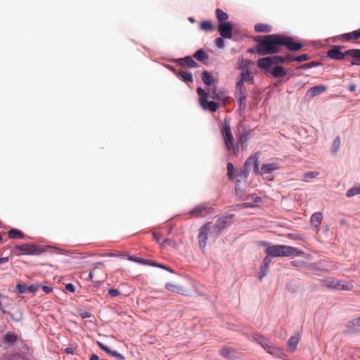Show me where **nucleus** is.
<instances>
[{
	"mask_svg": "<svg viewBox=\"0 0 360 360\" xmlns=\"http://www.w3.org/2000/svg\"><path fill=\"white\" fill-rule=\"evenodd\" d=\"M323 220V216L321 212H315L311 217V224L317 228L319 227Z\"/></svg>",
	"mask_w": 360,
	"mask_h": 360,
	"instance_id": "nucleus-27",
	"label": "nucleus"
},
{
	"mask_svg": "<svg viewBox=\"0 0 360 360\" xmlns=\"http://www.w3.org/2000/svg\"><path fill=\"white\" fill-rule=\"evenodd\" d=\"M210 224L202 226L199 231L198 239V244L202 250L205 249L207 245V235L209 233Z\"/></svg>",
	"mask_w": 360,
	"mask_h": 360,
	"instance_id": "nucleus-9",
	"label": "nucleus"
},
{
	"mask_svg": "<svg viewBox=\"0 0 360 360\" xmlns=\"http://www.w3.org/2000/svg\"><path fill=\"white\" fill-rule=\"evenodd\" d=\"M310 67H311V63H306V64H304V65H301L300 67V68H304H304H310Z\"/></svg>",
	"mask_w": 360,
	"mask_h": 360,
	"instance_id": "nucleus-59",
	"label": "nucleus"
},
{
	"mask_svg": "<svg viewBox=\"0 0 360 360\" xmlns=\"http://www.w3.org/2000/svg\"><path fill=\"white\" fill-rule=\"evenodd\" d=\"M233 25L230 22L219 23L218 30L220 35L225 39L232 38Z\"/></svg>",
	"mask_w": 360,
	"mask_h": 360,
	"instance_id": "nucleus-10",
	"label": "nucleus"
},
{
	"mask_svg": "<svg viewBox=\"0 0 360 360\" xmlns=\"http://www.w3.org/2000/svg\"><path fill=\"white\" fill-rule=\"evenodd\" d=\"M178 75H179L185 82L188 83L192 82L193 81L191 72L186 71H179L178 72Z\"/></svg>",
	"mask_w": 360,
	"mask_h": 360,
	"instance_id": "nucleus-35",
	"label": "nucleus"
},
{
	"mask_svg": "<svg viewBox=\"0 0 360 360\" xmlns=\"http://www.w3.org/2000/svg\"><path fill=\"white\" fill-rule=\"evenodd\" d=\"M343 41L355 42L360 39V29L341 35Z\"/></svg>",
	"mask_w": 360,
	"mask_h": 360,
	"instance_id": "nucleus-16",
	"label": "nucleus"
},
{
	"mask_svg": "<svg viewBox=\"0 0 360 360\" xmlns=\"http://www.w3.org/2000/svg\"><path fill=\"white\" fill-rule=\"evenodd\" d=\"M216 16L219 23L225 22V20L229 18L228 14L220 8L216 9Z\"/></svg>",
	"mask_w": 360,
	"mask_h": 360,
	"instance_id": "nucleus-33",
	"label": "nucleus"
},
{
	"mask_svg": "<svg viewBox=\"0 0 360 360\" xmlns=\"http://www.w3.org/2000/svg\"><path fill=\"white\" fill-rule=\"evenodd\" d=\"M15 250L25 255H32L35 252V247L30 244H23L21 245H16L15 247Z\"/></svg>",
	"mask_w": 360,
	"mask_h": 360,
	"instance_id": "nucleus-19",
	"label": "nucleus"
},
{
	"mask_svg": "<svg viewBox=\"0 0 360 360\" xmlns=\"http://www.w3.org/2000/svg\"><path fill=\"white\" fill-rule=\"evenodd\" d=\"M219 354L230 360L236 359L238 356L237 351L231 347H224L219 350Z\"/></svg>",
	"mask_w": 360,
	"mask_h": 360,
	"instance_id": "nucleus-13",
	"label": "nucleus"
},
{
	"mask_svg": "<svg viewBox=\"0 0 360 360\" xmlns=\"http://www.w3.org/2000/svg\"><path fill=\"white\" fill-rule=\"evenodd\" d=\"M196 91H197L198 94L200 96V98H207V94L205 92V91L204 89H202L200 87H198Z\"/></svg>",
	"mask_w": 360,
	"mask_h": 360,
	"instance_id": "nucleus-47",
	"label": "nucleus"
},
{
	"mask_svg": "<svg viewBox=\"0 0 360 360\" xmlns=\"http://www.w3.org/2000/svg\"><path fill=\"white\" fill-rule=\"evenodd\" d=\"M199 103L202 109L210 112H216L219 108V103L214 101H208L205 98H200Z\"/></svg>",
	"mask_w": 360,
	"mask_h": 360,
	"instance_id": "nucleus-12",
	"label": "nucleus"
},
{
	"mask_svg": "<svg viewBox=\"0 0 360 360\" xmlns=\"http://www.w3.org/2000/svg\"><path fill=\"white\" fill-rule=\"evenodd\" d=\"M97 345L103 351H105L107 354H108L110 356H115L117 358H118L120 360H124L125 358L124 356L118 353L116 351H113L111 349H110L108 346L105 345L103 343H102L101 342H97Z\"/></svg>",
	"mask_w": 360,
	"mask_h": 360,
	"instance_id": "nucleus-17",
	"label": "nucleus"
},
{
	"mask_svg": "<svg viewBox=\"0 0 360 360\" xmlns=\"http://www.w3.org/2000/svg\"><path fill=\"white\" fill-rule=\"evenodd\" d=\"M189 214L192 217H205L208 214V211L205 207L199 205L191 210Z\"/></svg>",
	"mask_w": 360,
	"mask_h": 360,
	"instance_id": "nucleus-22",
	"label": "nucleus"
},
{
	"mask_svg": "<svg viewBox=\"0 0 360 360\" xmlns=\"http://www.w3.org/2000/svg\"><path fill=\"white\" fill-rule=\"evenodd\" d=\"M66 352H67L68 354H73V353H74V351H73V349H72V348H71V347H68V348L66 349Z\"/></svg>",
	"mask_w": 360,
	"mask_h": 360,
	"instance_id": "nucleus-64",
	"label": "nucleus"
},
{
	"mask_svg": "<svg viewBox=\"0 0 360 360\" xmlns=\"http://www.w3.org/2000/svg\"><path fill=\"white\" fill-rule=\"evenodd\" d=\"M215 44L217 47L219 48H223L224 46V41L222 38H217L215 39Z\"/></svg>",
	"mask_w": 360,
	"mask_h": 360,
	"instance_id": "nucleus-50",
	"label": "nucleus"
},
{
	"mask_svg": "<svg viewBox=\"0 0 360 360\" xmlns=\"http://www.w3.org/2000/svg\"><path fill=\"white\" fill-rule=\"evenodd\" d=\"M255 30L257 32L268 33V32H270L271 31V26L269 25H266V24L259 23V24L255 25Z\"/></svg>",
	"mask_w": 360,
	"mask_h": 360,
	"instance_id": "nucleus-29",
	"label": "nucleus"
},
{
	"mask_svg": "<svg viewBox=\"0 0 360 360\" xmlns=\"http://www.w3.org/2000/svg\"><path fill=\"white\" fill-rule=\"evenodd\" d=\"M323 285L327 288L336 290H349L352 288V285L350 283L342 284L340 281L332 278L325 280Z\"/></svg>",
	"mask_w": 360,
	"mask_h": 360,
	"instance_id": "nucleus-8",
	"label": "nucleus"
},
{
	"mask_svg": "<svg viewBox=\"0 0 360 360\" xmlns=\"http://www.w3.org/2000/svg\"><path fill=\"white\" fill-rule=\"evenodd\" d=\"M108 294L111 296V297H116L119 295H120V292L116 289H110L109 291H108Z\"/></svg>",
	"mask_w": 360,
	"mask_h": 360,
	"instance_id": "nucleus-51",
	"label": "nucleus"
},
{
	"mask_svg": "<svg viewBox=\"0 0 360 360\" xmlns=\"http://www.w3.org/2000/svg\"><path fill=\"white\" fill-rule=\"evenodd\" d=\"M310 67H311V63H306V64H304V65H301L300 67V68H304H304H310Z\"/></svg>",
	"mask_w": 360,
	"mask_h": 360,
	"instance_id": "nucleus-60",
	"label": "nucleus"
},
{
	"mask_svg": "<svg viewBox=\"0 0 360 360\" xmlns=\"http://www.w3.org/2000/svg\"><path fill=\"white\" fill-rule=\"evenodd\" d=\"M252 340L261 345L266 352L276 358L283 359L285 356L284 350L275 346L269 339L255 334L252 336Z\"/></svg>",
	"mask_w": 360,
	"mask_h": 360,
	"instance_id": "nucleus-4",
	"label": "nucleus"
},
{
	"mask_svg": "<svg viewBox=\"0 0 360 360\" xmlns=\"http://www.w3.org/2000/svg\"><path fill=\"white\" fill-rule=\"evenodd\" d=\"M41 288H42L43 291L46 294H48L52 291V288L49 286L43 285Z\"/></svg>",
	"mask_w": 360,
	"mask_h": 360,
	"instance_id": "nucleus-55",
	"label": "nucleus"
},
{
	"mask_svg": "<svg viewBox=\"0 0 360 360\" xmlns=\"http://www.w3.org/2000/svg\"><path fill=\"white\" fill-rule=\"evenodd\" d=\"M165 288L169 290V291H171L172 292H175V293H177V294H181V295H186V290L184 289L183 287L179 285H176V284H174V283H167L165 285Z\"/></svg>",
	"mask_w": 360,
	"mask_h": 360,
	"instance_id": "nucleus-21",
	"label": "nucleus"
},
{
	"mask_svg": "<svg viewBox=\"0 0 360 360\" xmlns=\"http://www.w3.org/2000/svg\"><path fill=\"white\" fill-rule=\"evenodd\" d=\"M278 169L279 166L276 162L266 163L262 165L260 174H269Z\"/></svg>",
	"mask_w": 360,
	"mask_h": 360,
	"instance_id": "nucleus-20",
	"label": "nucleus"
},
{
	"mask_svg": "<svg viewBox=\"0 0 360 360\" xmlns=\"http://www.w3.org/2000/svg\"><path fill=\"white\" fill-rule=\"evenodd\" d=\"M39 287L40 285L39 284H32L28 287L27 290L30 292H34L39 290Z\"/></svg>",
	"mask_w": 360,
	"mask_h": 360,
	"instance_id": "nucleus-49",
	"label": "nucleus"
},
{
	"mask_svg": "<svg viewBox=\"0 0 360 360\" xmlns=\"http://www.w3.org/2000/svg\"><path fill=\"white\" fill-rule=\"evenodd\" d=\"M8 261V257L0 258V264L7 262Z\"/></svg>",
	"mask_w": 360,
	"mask_h": 360,
	"instance_id": "nucleus-58",
	"label": "nucleus"
},
{
	"mask_svg": "<svg viewBox=\"0 0 360 360\" xmlns=\"http://www.w3.org/2000/svg\"><path fill=\"white\" fill-rule=\"evenodd\" d=\"M347 328H352L354 326H360V317L356 318L347 322Z\"/></svg>",
	"mask_w": 360,
	"mask_h": 360,
	"instance_id": "nucleus-44",
	"label": "nucleus"
},
{
	"mask_svg": "<svg viewBox=\"0 0 360 360\" xmlns=\"http://www.w3.org/2000/svg\"><path fill=\"white\" fill-rule=\"evenodd\" d=\"M227 224V220L225 217H220L217 219V222L214 224L219 228L221 230H223Z\"/></svg>",
	"mask_w": 360,
	"mask_h": 360,
	"instance_id": "nucleus-42",
	"label": "nucleus"
},
{
	"mask_svg": "<svg viewBox=\"0 0 360 360\" xmlns=\"http://www.w3.org/2000/svg\"><path fill=\"white\" fill-rule=\"evenodd\" d=\"M90 360H100L96 354H92L90 357Z\"/></svg>",
	"mask_w": 360,
	"mask_h": 360,
	"instance_id": "nucleus-62",
	"label": "nucleus"
},
{
	"mask_svg": "<svg viewBox=\"0 0 360 360\" xmlns=\"http://www.w3.org/2000/svg\"><path fill=\"white\" fill-rule=\"evenodd\" d=\"M221 134L226 150L230 154L236 155L238 146L235 141L230 124L227 120H224L221 124Z\"/></svg>",
	"mask_w": 360,
	"mask_h": 360,
	"instance_id": "nucleus-3",
	"label": "nucleus"
},
{
	"mask_svg": "<svg viewBox=\"0 0 360 360\" xmlns=\"http://www.w3.org/2000/svg\"><path fill=\"white\" fill-rule=\"evenodd\" d=\"M240 76H241V79L239 82H243V84H244L245 81L253 79V76L252 75L251 72H250L248 70L243 72L240 74Z\"/></svg>",
	"mask_w": 360,
	"mask_h": 360,
	"instance_id": "nucleus-41",
	"label": "nucleus"
},
{
	"mask_svg": "<svg viewBox=\"0 0 360 360\" xmlns=\"http://www.w3.org/2000/svg\"><path fill=\"white\" fill-rule=\"evenodd\" d=\"M16 289L20 293H24L27 291V286L25 284H17Z\"/></svg>",
	"mask_w": 360,
	"mask_h": 360,
	"instance_id": "nucleus-46",
	"label": "nucleus"
},
{
	"mask_svg": "<svg viewBox=\"0 0 360 360\" xmlns=\"http://www.w3.org/2000/svg\"><path fill=\"white\" fill-rule=\"evenodd\" d=\"M211 97L214 99L224 101L228 98L224 91L218 89L215 86L212 88Z\"/></svg>",
	"mask_w": 360,
	"mask_h": 360,
	"instance_id": "nucleus-23",
	"label": "nucleus"
},
{
	"mask_svg": "<svg viewBox=\"0 0 360 360\" xmlns=\"http://www.w3.org/2000/svg\"><path fill=\"white\" fill-rule=\"evenodd\" d=\"M179 64L181 66H188L189 68H197L198 64L190 56L179 58L178 60Z\"/></svg>",
	"mask_w": 360,
	"mask_h": 360,
	"instance_id": "nucleus-24",
	"label": "nucleus"
},
{
	"mask_svg": "<svg viewBox=\"0 0 360 360\" xmlns=\"http://www.w3.org/2000/svg\"><path fill=\"white\" fill-rule=\"evenodd\" d=\"M343 49L344 46H334L327 51V56L334 60H343L347 57L346 50L345 51H342Z\"/></svg>",
	"mask_w": 360,
	"mask_h": 360,
	"instance_id": "nucleus-7",
	"label": "nucleus"
},
{
	"mask_svg": "<svg viewBox=\"0 0 360 360\" xmlns=\"http://www.w3.org/2000/svg\"><path fill=\"white\" fill-rule=\"evenodd\" d=\"M349 90L351 92L355 91V90H356V85L354 84H350L349 86Z\"/></svg>",
	"mask_w": 360,
	"mask_h": 360,
	"instance_id": "nucleus-56",
	"label": "nucleus"
},
{
	"mask_svg": "<svg viewBox=\"0 0 360 360\" xmlns=\"http://www.w3.org/2000/svg\"><path fill=\"white\" fill-rule=\"evenodd\" d=\"M8 236L9 238H12V239L23 238L25 236L24 233L22 231H20V230H18V229H15L9 230L8 232Z\"/></svg>",
	"mask_w": 360,
	"mask_h": 360,
	"instance_id": "nucleus-32",
	"label": "nucleus"
},
{
	"mask_svg": "<svg viewBox=\"0 0 360 360\" xmlns=\"http://www.w3.org/2000/svg\"><path fill=\"white\" fill-rule=\"evenodd\" d=\"M237 92L236 97L239 102L240 110H245L246 108L247 91L243 84V82H238L236 84Z\"/></svg>",
	"mask_w": 360,
	"mask_h": 360,
	"instance_id": "nucleus-6",
	"label": "nucleus"
},
{
	"mask_svg": "<svg viewBox=\"0 0 360 360\" xmlns=\"http://www.w3.org/2000/svg\"><path fill=\"white\" fill-rule=\"evenodd\" d=\"M202 80L206 85H211L214 81L213 76L208 71L202 72Z\"/></svg>",
	"mask_w": 360,
	"mask_h": 360,
	"instance_id": "nucleus-31",
	"label": "nucleus"
},
{
	"mask_svg": "<svg viewBox=\"0 0 360 360\" xmlns=\"http://www.w3.org/2000/svg\"><path fill=\"white\" fill-rule=\"evenodd\" d=\"M200 28L201 30L205 32H212L214 29L213 24L210 20L202 21L200 25Z\"/></svg>",
	"mask_w": 360,
	"mask_h": 360,
	"instance_id": "nucleus-30",
	"label": "nucleus"
},
{
	"mask_svg": "<svg viewBox=\"0 0 360 360\" xmlns=\"http://www.w3.org/2000/svg\"><path fill=\"white\" fill-rule=\"evenodd\" d=\"M271 73L275 78H283L287 75L285 69L282 66H275L272 68Z\"/></svg>",
	"mask_w": 360,
	"mask_h": 360,
	"instance_id": "nucleus-26",
	"label": "nucleus"
},
{
	"mask_svg": "<svg viewBox=\"0 0 360 360\" xmlns=\"http://www.w3.org/2000/svg\"><path fill=\"white\" fill-rule=\"evenodd\" d=\"M233 171H234L233 165L231 162H229L227 164V176L231 179H235V174H234Z\"/></svg>",
	"mask_w": 360,
	"mask_h": 360,
	"instance_id": "nucleus-43",
	"label": "nucleus"
},
{
	"mask_svg": "<svg viewBox=\"0 0 360 360\" xmlns=\"http://www.w3.org/2000/svg\"><path fill=\"white\" fill-rule=\"evenodd\" d=\"M256 51L260 56L277 53L281 51V46H285L291 51H296L302 49V44L295 41L291 37L283 34H268L257 37Z\"/></svg>",
	"mask_w": 360,
	"mask_h": 360,
	"instance_id": "nucleus-1",
	"label": "nucleus"
},
{
	"mask_svg": "<svg viewBox=\"0 0 360 360\" xmlns=\"http://www.w3.org/2000/svg\"><path fill=\"white\" fill-rule=\"evenodd\" d=\"M65 289L71 292H74L75 291V287L72 283H68L65 285Z\"/></svg>",
	"mask_w": 360,
	"mask_h": 360,
	"instance_id": "nucleus-52",
	"label": "nucleus"
},
{
	"mask_svg": "<svg viewBox=\"0 0 360 360\" xmlns=\"http://www.w3.org/2000/svg\"><path fill=\"white\" fill-rule=\"evenodd\" d=\"M193 57L200 62L206 63L209 57L208 55L204 51L203 49L198 50L193 55Z\"/></svg>",
	"mask_w": 360,
	"mask_h": 360,
	"instance_id": "nucleus-28",
	"label": "nucleus"
},
{
	"mask_svg": "<svg viewBox=\"0 0 360 360\" xmlns=\"http://www.w3.org/2000/svg\"><path fill=\"white\" fill-rule=\"evenodd\" d=\"M248 171L249 169L244 168V169L240 172L239 175L243 178H246L248 175Z\"/></svg>",
	"mask_w": 360,
	"mask_h": 360,
	"instance_id": "nucleus-53",
	"label": "nucleus"
},
{
	"mask_svg": "<svg viewBox=\"0 0 360 360\" xmlns=\"http://www.w3.org/2000/svg\"><path fill=\"white\" fill-rule=\"evenodd\" d=\"M328 87L325 85H317L311 87L307 92V94L309 97H315L322 93H324L327 91Z\"/></svg>",
	"mask_w": 360,
	"mask_h": 360,
	"instance_id": "nucleus-15",
	"label": "nucleus"
},
{
	"mask_svg": "<svg viewBox=\"0 0 360 360\" xmlns=\"http://www.w3.org/2000/svg\"><path fill=\"white\" fill-rule=\"evenodd\" d=\"M238 206L239 207H240V208H247V207H253V205L252 203H250V202H245V203L238 205Z\"/></svg>",
	"mask_w": 360,
	"mask_h": 360,
	"instance_id": "nucleus-54",
	"label": "nucleus"
},
{
	"mask_svg": "<svg viewBox=\"0 0 360 360\" xmlns=\"http://www.w3.org/2000/svg\"><path fill=\"white\" fill-rule=\"evenodd\" d=\"M210 224V228H209V233L212 235L214 238H217L219 236L220 232L221 230L218 228V226L215 224H212V223Z\"/></svg>",
	"mask_w": 360,
	"mask_h": 360,
	"instance_id": "nucleus-38",
	"label": "nucleus"
},
{
	"mask_svg": "<svg viewBox=\"0 0 360 360\" xmlns=\"http://www.w3.org/2000/svg\"><path fill=\"white\" fill-rule=\"evenodd\" d=\"M340 143H341L340 137L337 136L335 139V140L333 141V143L332 145V153H333L335 154L338 151L340 146Z\"/></svg>",
	"mask_w": 360,
	"mask_h": 360,
	"instance_id": "nucleus-40",
	"label": "nucleus"
},
{
	"mask_svg": "<svg viewBox=\"0 0 360 360\" xmlns=\"http://www.w3.org/2000/svg\"><path fill=\"white\" fill-rule=\"evenodd\" d=\"M252 165L254 167L255 173L257 174H259V169L258 158L257 157H254V156L249 157L246 160V161L244 164V168L250 170Z\"/></svg>",
	"mask_w": 360,
	"mask_h": 360,
	"instance_id": "nucleus-14",
	"label": "nucleus"
},
{
	"mask_svg": "<svg viewBox=\"0 0 360 360\" xmlns=\"http://www.w3.org/2000/svg\"><path fill=\"white\" fill-rule=\"evenodd\" d=\"M153 238L154 240H155L157 242H159L160 240V238L159 237L158 234L156 233H153Z\"/></svg>",
	"mask_w": 360,
	"mask_h": 360,
	"instance_id": "nucleus-57",
	"label": "nucleus"
},
{
	"mask_svg": "<svg viewBox=\"0 0 360 360\" xmlns=\"http://www.w3.org/2000/svg\"><path fill=\"white\" fill-rule=\"evenodd\" d=\"M309 59V56L307 54H302L298 56L293 57L292 60L297 62H303Z\"/></svg>",
	"mask_w": 360,
	"mask_h": 360,
	"instance_id": "nucleus-45",
	"label": "nucleus"
},
{
	"mask_svg": "<svg viewBox=\"0 0 360 360\" xmlns=\"http://www.w3.org/2000/svg\"><path fill=\"white\" fill-rule=\"evenodd\" d=\"M280 63H285V58L283 56H273L262 58L257 60V66L265 70H268L273 65Z\"/></svg>",
	"mask_w": 360,
	"mask_h": 360,
	"instance_id": "nucleus-5",
	"label": "nucleus"
},
{
	"mask_svg": "<svg viewBox=\"0 0 360 360\" xmlns=\"http://www.w3.org/2000/svg\"><path fill=\"white\" fill-rule=\"evenodd\" d=\"M265 253L269 257L300 256L304 254L297 248L284 245H270L266 248Z\"/></svg>",
	"mask_w": 360,
	"mask_h": 360,
	"instance_id": "nucleus-2",
	"label": "nucleus"
},
{
	"mask_svg": "<svg viewBox=\"0 0 360 360\" xmlns=\"http://www.w3.org/2000/svg\"><path fill=\"white\" fill-rule=\"evenodd\" d=\"M18 340V335L13 332H7L3 335V342L5 344L13 345Z\"/></svg>",
	"mask_w": 360,
	"mask_h": 360,
	"instance_id": "nucleus-25",
	"label": "nucleus"
},
{
	"mask_svg": "<svg viewBox=\"0 0 360 360\" xmlns=\"http://www.w3.org/2000/svg\"><path fill=\"white\" fill-rule=\"evenodd\" d=\"M20 340V345L22 347V352L23 353H28V352L30 350V347L27 345V344L25 342L24 340Z\"/></svg>",
	"mask_w": 360,
	"mask_h": 360,
	"instance_id": "nucleus-48",
	"label": "nucleus"
},
{
	"mask_svg": "<svg viewBox=\"0 0 360 360\" xmlns=\"http://www.w3.org/2000/svg\"><path fill=\"white\" fill-rule=\"evenodd\" d=\"M359 194H360V184H355L352 188L347 191L346 196L347 198H351Z\"/></svg>",
	"mask_w": 360,
	"mask_h": 360,
	"instance_id": "nucleus-34",
	"label": "nucleus"
},
{
	"mask_svg": "<svg viewBox=\"0 0 360 360\" xmlns=\"http://www.w3.org/2000/svg\"><path fill=\"white\" fill-rule=\"evenodd\" d=\"M140 259H141V258L134 257H129V259H130V260L134 261V262H138V263H139Z\"/></svg>",
	"mask_w": 360,
	"mask_h": 360,
	"instance_id": "nucleus-61",
	"label": "nucleus"
},
{
	"mask_svg": "<svg viewBox=\"0 0 360 360\" xmlns=\"http://www.w3.org/2000/svg\"><path fill=\"white\" fill-rule=\"evenodd\" d=\"M319 175L318 172H308L304 174L303 180L304 181H309L311 179H314Z\"/></svg>",
	"mask_w": 360,
	"mask_h": 360,
	"instance_id": "nucleus-39",
	"label": "nucleus"
},
{
	"mask_svg": "<svg viewBox=\"0 0 360 360\" xmlns=\"http://www.w3.org/2000/svg\"><path fill=\"white\" fill-rule=\"evenodd\" d=\"M299 343V338L295 336H292L288 341V347L291 351L295 350Z\"/></svg>",
	"mask_w": 360,
	"mask_h": 360,
	"instance_id": "nucleus-37",
	"label": "nucleus"
},
{
	"mask_svg": "<svg viewBox=\"0 0 360 360\" xmlns=\"http://www.w3.org/2000/svg\"><path fill=\"white\" fill-rule=\"evenodd\" d=\"M346 54L348 58H350L349 60L351 65H360V49H351L346 50Z\"/></svg>",
	"mask_w": 360,
	"mask_h": 360,
	"instance_id": "nucleus-11",
	"label": "nucleus"
},
{
	"mask_svg": "<svg viewBox=\"0 0 360 360\" xmlns=\"http://www.w3.org/2000/svg\"><path fill=\"white\" fill-rule=\"evenodd\" d=\"M271 262V259L268 255L264 258L262 266L260 267L259 276V280H262V278L266 275Z\"/></svg>",
	"mask_w": 360,
	"mask_h": 360,
	"instance_id": "nucleus-18",
	"label": "nucleus"
},
{
	"mask_svg": "<svg viewBox=\"0 0 360 360\" xmlns=\"http://www.w3.org/2000/svg\"><path fill=\"white\" fill-rule=\"evenodd\" d=\"M139 263L143 264H150L151 266H158V267L167 269V271H172V270L169 267L165 266L160 264H157L152 261L143 259L142 258L140 259Z\"/></svg>",
	"mask_w": 360,
	"mask_h": 360,
	"instance_id": "nucleus-36",
	"label": "nucleus"
},
{
	"mask_svg": "<svg viewBox=\"0 0 360 360\" xmlns=\"http://www.w3.org/2000/svg\"><path fill=\"white\" fill-rule=\"evenodd\" d=\"M285 58V63H290L291 61H294L292 59V58H291L290 56H286V57H284Z\"/></svg>",
	"mask_w": 360,
	"mask_h": 360,
	"instance_id": "nucleus-63",
	"label": "nucleus"
}]
</instances>
